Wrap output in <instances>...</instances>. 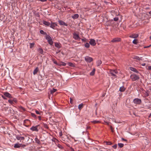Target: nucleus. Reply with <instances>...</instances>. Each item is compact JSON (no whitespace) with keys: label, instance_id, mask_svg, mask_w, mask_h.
Returning <instances> with one entry per match:
<instances>
[{"label":"nucleus","instance_id":"a211bd4d","mask_svg":"<svg viewBox=\"0 0 151 151\" xmlns=\"http://www.w3.org/2000/svg\"><path fill=\"white\" fill-rule=\"evenodd\" d=\"M39 71L38 68L37 67L34 70L33 73L34 75H35L37 74V73Z\"/></svg>","mask_w":151,"mask_h":151},{"label":"nucleus","instance_id":"423d86ee","mask_svg":"<svg viewBox=\"0 0 151 151\" xmlns=\"http://www.w3.org/2000/svg\"><path fill=\"white\" fill-rule=\"evenodd\" d=\"M38 126L39 125H37L35 126H32L30 128V129L33 131H35L38 132L39 131L38 129Z\"/></svg>","mask_w":151,"mask_h":151},{"label":"nucleus","instance_id":"473e14b6","mask_svg":"<svg viewBox=\"0 0 151 151\" xmlns=\"http://www.w3.org/2000/svg\"><path fill=\"white\" fill-rule=\"evenodd\" d=\"M118 145L119 146L120 148L123 147L124 146V144L122 143H118Z\"/></svg>","mask_w":151,"mask_h":151},{"label":"nucleus","instance_id":"4d7b16f0","mask_svg":"<svg viewBox=\"0 0 151 151\" xmlns=\"http://www.w3.org/2000/svg\"><path fill=\"white\" fill-rule=\"evenodd\" d=\"M148 69L149 70H151V66H149L148 67Z\"/></svg>","mask_w":151,"mask_h":151},{"label":"nucleus","instance_id":"0eeeda50","mask_svg":"<svg viewBox=\"0 0 151 151\" xmlns=\"http://www.w3.org/2000/svg\"><path fill=\"white\" fill-rule=\"evenodd\" d=\"M89 43L93 46L95 45L96 44V41L94 39H91L89 41Z\"/></svg>","mask_w":151,"mask_h":151},{"label":"nucleus","instance_id":"ea45409f","mask_svg":"<svg viewBox=\"0 0 151 151\" xmlns=\"http://www.w3.org/2000/svg\"><path fill=\"white\" fill-rule=\"evenodd\" d=\"M57 146L59 148L62 149L63 148V147L62 146V145L59 144H58L57 145Z\"/></svg>","mask_w":151,"mask_h":151},{"label":"nucleus","instance_id":"338daca9","mask_svg":"<svg viewBox=\"0 0 151 151\" xmlns=\"http://www.w3.org/2000/svg\"><path fill=\"white\" fill-rule=\"evenodd\" d=\"M148 95H149L148 94H147V96H148Z\"/></svg>","mask_w":151,"mask_h":151},{"label":"nucleus","instance_id":"393cba45","mask_svg":"<svg viewBox=\"0 0 151 151\" xmlns=\"http://www.w3.org/2000/svg\"><path fill=\"white\" fill-rule=\"evenodd\" d=\"M40 33L42 35H46L47 33L46 32H44L43 30H40Z\"/></svg>","mask_w":151,"mask_h":151},{"label":"nucleus","instance_id":"1a4fd4ad","mask_svg":"<svg viewBox=\"0 0 151 151\" xmlns=\"http://www.w3.org/2000/svg\"><path fill=\"white\" fill-rule=\"evenodd\" d=\"M121 40V39L119 38H115L114 39H113L111 40V42H118L120 41Z\"/></svg>","mask_w":151,"mask_h":151},{"label":"nucleus","instance_id":"f704fd0d","mask_svg":"<svg viewBox=\"0 0 151 151\" xmlns=\"http://www.w3.org/2000/svg\"><path fill=\"white\" fill-rule=\"evenodd\" d=\"M132 42L133 44H137V40L136 39H134L132 41Z\"/></svg>","mask_w":151,"mask_h":151},{"label":"nucleus","instance_id":"37998d69","mask_svg":"<svg viewBox=\"0 0 151 151\" xmlns=\"http://www.w3.org/2000/svg\"><path fill=\"white\" fill-rule=\"evenodd\" d=\"M117 146V145L116 144H115L112 146V147L114 149H116V148Z\"/></svg>","mask_w":151,"mask_h":151},{"label":"nucleus","instance_id":"412c9836","mask_svg":"<svg viewBox=\"0 0 151 151\" xmlns=\"http://www.w3.org/2000/svg\"><path fill=\"white\" fill-rule=\"evenodd\" d=\"M57 91V89L53 88L52 89H50V92L51 94H53Z\"/></svg>","mask_w":151,"mask_h":151},{"label":"nucleus","instance_id":"ddd939ff","mask_svg":"<svg viewBox=\"0 0 151 151\" xmlns=\"http://www.w3.org/2000/svg\"><path fill=\"white\" fill-rule=\"evenodd\" d=\"M139 36L138 34H133L129 36V37L133 38H137Z\"/></svg>","mask_w":151,"mask_h":151},{"label":"nucleus","instance_id":"de8ad7c7","mask_svg":"<svg viewBox=\"0 0 151 151\" xmlns=\"http://www.w3.org/2000/svg\"><path fill=\"white\" fill-rule=\"evenodd\" d=\"M13 102H15L16 103L17 102V100L15 98H14L13 100Z\"/></svg>","mask_w":151,"mask_h":151},{"label":"nucleus","instance_id":"7ed1b4c3","mask_svg":"<svg viewBox=\"0 0 151 151\" xmlns=\"http://www.w3.org/2000/svg\"><path fill=\"white\" fill-rule=\"evenodd\" d=\"M134 103L136 104H140L142 102L141 100L138 98H135L133 101Z\"/></svg>","mask_w":151,"mask_h":151},{"label":"nucleus","instance_id":"3c124183","mask_svg":"<svg viewBox=\"0 0 151 151\" xmlns=\"http://www.w3.org/2000/svg\"><path fill=\"white\" fill-rule=\"evenodd\" d=\"M110 128H111V131H112V132H113V128H112V126H110Z\"/></svg>","mask_w":151,"mask_h":151},{"label":"nucleus","instance_id":"69168bd1","mask_svg":"<svg viewBox=\"0 0 151 151\" xmlns=\"http://www.w3.org/2000/svg\"><path fill=\"white\" fill-rule=\"evenodd\" d=\"M150 39H151V36H150Z\"/></svg>","mask_w":151,"mask_h":151},{"label":"nucleus","instance_id":"58836bf2","mask_svg":"<svg viewBox=\"0 0 151 151\" xmlns=\"http://www.w3.org/2000/svg\"><path fill=\"white\" fill-rule=\"evenodd\" d=\"M55 46L58 48H59L60 47V45L58 43H55Z\"/></svg>","mask_w":151,"mask_h":151},{"label":"nucleus","instance_id":"774afa93","mask_svg":"<svg viewBox=\"0 0 151 151\" xmlns=\"http://www.w3.org/2000/svg\"><path fill=\"white\" fill-rule=\"evenodd\" d=\"M54 63H56V62H54Z\"/></svg>","mask_w":151,"mask_h":151},{"label":"nucleus","instance_id":"aec40b11","mask_svg":"<svg viewBox=\"0 0 151 151\" xmlns=\"http://www.w3.org/2000/svg\"><path fill=\"white\" fill-rule=\"evenodd\" d=\"M79 17V15L78 14H74L73 16H72V18L73 19H76L78 18Z\"/></svg>","mask_w":151,"mask_h":151},{"label":"nucleus","instance_id":"09e8293b","mask_svg":"<svg viewBox=\"0 0 151 151\" xmlns=\"http://www.w3.org/2000/svg\"><path fill=\"white\" fill-rule=\"evenodd\" d=\"M1 97L4 99H6V98L3 95H1Z\"/></svg>","mask_w":151,"mask_h":151},{"label":"nucleus","instance_id":"cd10ccee","mask_svg":"<svg viewBox=\"0 0 151 151\" xmlns=\"http://www.w3.org/2000/svg\"><path fill=\"white\" fill-rule=\"evenodd\" d=\"M83 107V104L82 103L79 105L78 109L80 110Z\"/></svg>","mask_w":151,"mask_h":151},{"label":"nucleus","instance_id":"c03bdc74","mask_svg":"<svg viewBox=\"0 0 151 151\" xmlns=\"http://www.w3.org/2000/svg\"><path fill=\"white\" fill-rule=\"evenodd\" d=\"M70 103L72 104H73V100L71 98H70Z\"/></svg>","mask_w":151,"mask_h":151},{"label":"nucleus","instance_id":"4468645a","mask_svg":"<svg viewBox=\"0 0 151 151\" xmlns=\"http://www.w3.org/2000/svg\"><path fill=\"white\" fill-rule=\"evenodd\" d=\"M16 137V139L17 140H20V141H21V140H24V137H23L20 136L18 135Z\"/></svg>","mask_w":151,"mask_h":151},{"label":"nucleus","instance_id":"603ef678","mask_svg":"<svg viewBox=\"0 0 151 151\" xmlns=\"http://www.w3.org/2000/svg\"><path fill=\"white\" fill-rule=\"evenodd\" d=\"M38 117L39 119L40 120H41V117L40 116H38Z\"/></svg>","mask_w":151,"mask_h":151},{"label":"nucleus","instance_id":"2f4dec72","mask_svg":"<svg viewBox=\"0 0 151 151\" xmlns=\"http://www.w3.org/2000/svg\"><path fill=\"white\" fill-rule=\"evenodd\" d=\"M35 45V43H30L29 44V47L30 48H32Z\"/></svg>","mask_w":151,"mask_h":151},{"label":"nucleus","instance_id":"680f3d73","mask_svg":"<svg viewBox=\"0 0 151 151\" xmlns=\"http://www.w3.org/2000/svg\"><path fill=\"white\" fill-rule=\"evenodd\" d=\"M105 94L104 93V94H103L102 95V96H103V97L104 96H105Z\"/></svg>","mask_w":151,"mask_h":151},{"label":"nucleus","instance_id":"a19ab883","mask_svg":"<svg viewBox=\"0 0 151 151\" xmlns=\"http://www.w3.org/2000/svg\"><path fill=\"white\" fill-rule=\"evenodd\" d=\"M8 102L11 104H12L13 103V100H8Z\"/></svg>","mask_w":151,"mask_h":151},{"label":"nucleus","instance_id":"6e6552de","mask_svg":"<svg viewBox=\"0 0 151 151\" xmlns=\"http://www.w3.org/2000/svg\"><path fill=\"white\" fill-rule=\"evenodd\" d=\"M73 38L75 40H78V39H81V38L79 37L78 35V34L75 33L73 34Z\"/></svg>","mask_w":151,"mask_h":151},{"label":"nucleus","instance_id":"39448f33","mask_svg":"<svg viewBox=\"0 0 151 151\" xmlns=\"http://www.w3.org/2000/svg\"><path fill=\"white\" fill-rule=\"evenodd\" d=\"M85 60L87 63H90L93 60V58L88 56H86L85 57Z\"/></svg>","mask_w":151,"mask_h":151},{"label":"nucleus","instance_id":"9d476101","mask_svg":"<svg viewBox=\"0 0 151 151\" xmlns=\"http://www.w3.org/2000/svg\"><path fill=\"white\" fill-rule=\"evenodd\" d=\"M57 24L55 22H51L50 27L53 29H55V27L57 26Z\"/></svg>","mask_w":151,"mask_h":151},{"label":"nucleus","instance_id":"c756f323","mask_svg":"<svg viewBox=\"0 0 151 151\" xmlns=\"http://www.w3.org/2000/svg\"><path fill=\"white\" fill-rule=\"evenodd\" d=\"M89 44L88 42L86 43L85 44V47L86 48H88L89 47Z\"/></svg>","mask_w":151,"mask_h":151},{"label":"nucleus","instance_id":"bb28decb","mask_svg":"<svg viewBox=\"0 0 151 151\" xmlns=\"http://www.w3.org/2000/svg\"><path fill=\"white\" fill-rule=\"evenodd\" d=\"M133 58L134 59H136L137 60H142V59H141V58H140L139 57L137 56H134Z\"/></svg>","mask_w":151,"mask_h":151},{"label":"nucleus","instance_id":"79ce46f5","mask_svg":"<svg viewBox=\"0 0 151 151\" xmlns=\"http://www.w3.org/2000/svg\"><path fill=\"white\" fill-rule=\"evenodd\" d=\"M32 114V116L34 118H36V115H35V114H34V113H32L31 114Z\"/></svg>","mask_w":151,"mask_h":151},{"label":"nucleus","instance_id":"5701e85b","mask_svg":"<svg viewBox=\"0 0 151 151\" xmlns=\"http://www.w3.org/2000/svg\"><path fill=\"white\" fill-rule=\"evenodd\" d=\"M102 61L100 60H98L97 62V66H99L101 64Z\"/></svg>","mask_w":151,"mask_h":151},{"label":"nucleus","instance_id":"7c9ffc66","mask_svg":"<svg viewBox=\"0 0 151 151\" xmlns=\"http://www.w3.org/2000/svg\"><path fill=\"white\" fill-rule=\"evenodd\" d=\"M43 126L44 128H45L48 129L49 128V127L48 126L47 124H46L43 123Z\"/></svg>","mask_w":151,"mask_h":151},{"label":"nucleus","instance_id":"5fc2aeb1","mask_svg":"<svg viewBox=\"0 0 151 151\" xmlns=\"http://www.w3.org/2000/svg\"><path fill=\"white\" fill-rule=\"evenodd\" d=\"M122 140H124V141H127V140H126V139H124V138H122Z\"/></svg>","mask_w":151,"mask_h":151},{"label":"nucleus","instance_id":"f8f14e48","mask_svg":"<svg viewBox=\"0 0 151 151\" xmlns=\"http://www.w3.org/2000/svg\"><path fill=\"white\" fill-rule=\"evenodd\" d=\"M4 95L6 96L9 98H12V96L11 94L7 92H4Z\"/></svg>","mask_w":151,"mask_h":151},{"label":"nucleus","instance_id":"e433bc0d","mask_svg":"<svg viewBox=\"0 0 151 151\" xmlns=\"http://www.w3.org/2000/svg\"><path fill=\"white\" fill-rule=\"evenodd\" d=\"M81 40L82 41L84 42H86L87 41V40L85 38L81 39Z\"/></svg>","mask_w":151,"mask_h":151},{"label":"nucleus","instance_id":"2eb2a0df","mask_svg":"<svg viewBox=\"0 0 151 151\" xmlns=\"http://www.w3.org/2000/svg\"><path fill=\"white\" fill-rule=\"evenodd\" d=\"M43 23L45 25L48 26H50V23L49 22L44 20L43 21Z\"/></svg>","mask_w":151,"mask_h":151},{"label":"nucleus","instance_id":"dca6fc26","mask_svg":"<svg viewBox=\"0 0 151 151\" xmlns=\"http://www.w3.org/2000/svg\"><path fill=\"white\" fill-rule=\"evenodd\" d=\"M129 69L132 71H134L137 73H138V71L137 70V69L134 68L130 67L129 68Z\"/></svg>","mask_w":151,"mask_h":151},{"label":"nucleus","instance_id":"6ab92c4d","mask_svg":"<svg viewBox=\"0 0 151 151\" xmlns=\"http://www.w3.org/2000/svg\"><path fill=\"white\" fill-rule=\"evenodd\" d=\"M37 51L39 53L42 54L43 53V49L41 48H40L37 49Z\"/></svg>","mask_w":151,"mask_h":151},{"label":"nucleus","instance_id":"9b49d317","mask_svg":"<svg viewBox=\"0 0 151 151\" xmlns=\"http://www.w3.org/2000/svg\"><path fill=\"white\" fill-rule=\"evenodd\" d=\"M58 22L60 25L67 26L68 24L62 20H58Z\"/></svg>","mask_w":151,"mask_h":151},{"label":"nucleus","instance_id":"bf43d9fd","mask_svg":"<svg viewBox=\"0 0 151 151\" xmlns=\"http://www.w3.org/2000/svg\"><path fill=\"white\" fill-rule=\"evenodd\" d=\"M108 145H111V142H109L108 143Z\"/></svg>","mask_w":151,"mask_h":151},{"label":"nucleus","instance_id":"f03ea898","mask_svg":"<svg viewBox=\"0 0 151 151\" xmlns=\"http://www.w3.org/2000/svg\"><path fill=\"white\" fill-rule=\"evenodd\" d=\"M130 78L133 81L138 80L139 78V77L135 74H132L130 76Z\"/></svg>","mask_w":151,"mask_h":151},{"label":"nucleus","instance_id":"a878e982","mask_svg":"<svg viewBox=\"0 0 151 151\" xmlns=\"http://www.w3.org/2000/svg\"><path fill=\"white\" fill-rule=\"evenodd\" d=\"M68 65L69 66L74 67V65L73 63L71 62H69L68 63Z\"/></svg>","mask_w":151,"mask_h":151},{"label":"nucleus","instance_id":"0e129e2a","mask_svg":"<svg viewBox=\"0 0 151 151\" xmlns=\"http://www.w3.org/2000/svg\"><path fill=\"white\" fill-rule=\"evenodd\" d=\"M151 116V113L150 114L149 116V117H150V116Z\"/></svg>","mask_w":151,"mask_h":151},{"label":"nucleus","instance_id":"f257e3e1","mask_svg":"<svg viewBox=\"0 0 151 151\" xmlns=\"http://www.w3.org/2000/svg\"><path fill=\"white\" fill-rule=\"evenodd\" d=\"M46 39L47 40L49 44L51 45L53 44V42L52 38L49 35H46L45 37Z\"/></svg>","mask_w":151,"mask_h":151},{"label":"nucleus","instance_id":"f3484780","mask_svg":"<svg viewBox=\"0 0 151 151\" xmlns=\"http://www.w3.org/2000/svg\"><path fill=\"white\" fill-rule=\"evenodd\" d=\"M21 146V144H20L17 143L15 144L14 147L15 148H19Z\"/></svg>","mask_w":151,"mask_h":151},{"label":"nucleus","instance_id":"72a5a7b5","mask_svg":"<svg viewBox=\"0 0 151 151\" xmlns=\"http://www.w3.org/2000/svg\"><path fill=\"white\" fill-rule=\"evenodd\" d=\"M92 123L94 124L98 123L100 122V121L98 120H95L92 122Z\"/></svg>","mask_w":151,"mask_h":151},{"label":"nucleus","instance_id":"c85d7f7f","mask_svg":"<svg viewBox=\"0 0 151 151\" xmlns=\"http://www.w3.org/2000/svg\"><path fill=\"white\" fill-rule=\"evenodd\" d=\"M95 69H93L92 71L90 73V75L91 76H93L95 73Z\"/></svg>","mask_w":151,"mask_h":151},{"label":"nucleus","instance_id":"b1692460","mask_svg":"<svg viewBox=\"0 0 151 151\" xmlns=\"http://www.w3.org/2000/svg\"><path fill=\"white\" fill-rule=\"evenodd\" d=\"M35 142L36 143H37L38 144H40V141L36 137V138H35Z\"/></svg>","mask_w":151,"mask_h":151},{"label":"nucleus","instance_id":"8fccbe9b","mask_svg":"<svg viewBox=\"0 0 151 151\" xmlns=\"http://www.w3.org/2000/svg\"><path fill=\"white\" fill-rule=\"evenodd\" d=\"M59 135L60 136H62V132L61 131H60L59 132Z\"/></svg>","mask_w":151,"mask_h":151},{"label":"nucleus","instance_id":"e2e57ef3","mask_svg":"<svg viewBox=\"0 0 151 151\" xmlns=\"http://www.w3.org/2000/svg\"><path fill=\"white\" fill-rule=\"evenodd\" d=\"M149 14H151V11L149 12Z\"/></svg>","mask_w":151,"mask_h":151},{"label":"nucleus","instance_id":"c9c22d12","mask_svg":"<svg viewBox=\"0 0 151 151\" xmlns=\"http://www.w3.org/2000/svg\"><path fill=\"white\" fill-rule=\"evenodd\" d=\"M35 113L36 114L39 115H41L42 114V113L41 112H40L37 110L35 111Z\"/></svg>","mask_w":151,"mask_h":151},{"label":"nucleus","instance_id":"4c0bfd02","mask_svg":"<svg viewBox=\"0 0 151 151\" xmlns=\"http://www.w3.org/2000/svg\"><path fill=\"white\" fill-rule=\"evenodd\" d=\"M119 19V18L117 17H115L114 18V20L115 21H117Z\"/></svg>","mask_w":151,"mask_h":151},{"label":"nucleus","instance_id":"864d4df0","mask_svg":"<svg viewBox=\"0 0 151 151\" xmlns=\"http://www.w3.org/2000/svg\"><path fill=\"white\" fill-rule=\"evenodd\" d=\"M40 1L42 2H45L47 1V0H39Z\"/></svg>","mask_w":151,"mask_h":151},{"label":"nucleus","instance_id":"20e7f679","mask_svg":"<svg viewBox=\"0 0 151 151\" xmlns=\"http://www.w3.org/2000/svg\"><path fill=\"white\" fill-rule=\"evenodd\" d=\"M110 73L111 76L115 77L116 76L115 74H117L118 73L117 71L116 70H110Z\"/></svg>","mask_w":151,"mask_h":151},{"label":"nucleus","instance_id":"4be33fe9","mask_svg":"<svg viewBox=\"0 0 151 151\" xmlns=\"http://www.w3.org/2000/svg\"><path fill=\"white\" fill-rule=\"evenodd\" d=\"M125 88L123 86L121 87L119 89V91H120L121 92H123L125 91Z\"/></svg>","mask_w":151,"mask_h":151},{"label":"nucleus","instance_id":"49530a36","mask_svg":"<svg viewBox=\"0 0 151 151\" xmlns=\"http://www.w3.org/2000/svg\"><path fill=\"white\" fill-rule=\"evenodd\" d=\"M66 63L64 62H62L61 63V65H63V66H65L66 65Z\"/></svg>","mask_w":151,"mask_h":151},{"label":"nucleus","instance_id":"13d9d810","mask_svg":"<svg viewBox=\"0 0 151 151\" xmlns=\"http://www.w3.org/2000/svg\"><path fill=\"white\" fill-rule=\"evenodd\" d=\"M145 63H143L142 64V65L143 66H145Z\"/></svg>","mask_w":151,"mask_h":151},{"label":"nucleus","instance_id":"a18cd8bd","mask_svg":"<svg viewBox=\"0 0 151 151\" xmlns=\"http://www.w3.org/2000/svg\"><path fill=\"white\" fill-rule=\"evenodd\" d=\"M21 144V146L22 147H23V148H24V147H25L26 146V145H24V144Z\"/></svg>","mask_w":151,"mask_h":151},{"label":"nucleus","instance_id":"052dcab7","mask_svg":"<svg viewBox=\"0 0 151 151\" xmlns=\"http://www.w3.org/2000/svg\"><path fill=\"white\" fill-rule=\"evenodd\" d=\"M105 124L107 125H108L109 124V123L108 122H106Z\"/></svg>","mask_w":151,"mask_h":151},{"label":"nucleus","instance_id":"6e6d98bb","mask_svg":"<svg viewBox=\"0 0 151 151\" xmlns=\"http://www.w3.org/2000/svg\"><path fill=\"white\" fill-rule=\"evenodd\" d=\"M20 108H21V109H22V110H25V109H24V108H23V107L21 106V107H20Z\"/></svg>","mask_w":151,"mask_h":151}]
</instances>
